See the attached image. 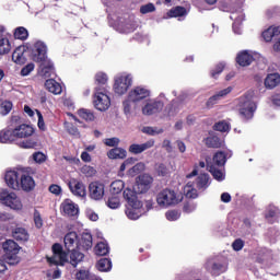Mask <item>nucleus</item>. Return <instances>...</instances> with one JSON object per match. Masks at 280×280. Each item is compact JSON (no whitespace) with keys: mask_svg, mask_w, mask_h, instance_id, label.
I'll use <instances>...</instances> for the list:
<instances>
[{"mask_svg":"<svg viewBox=\"0 0 280 280\" xmlns=\"http://www.w3.org/2000/svg\"><path fill=\"white\" fill-rule=\"evenodd\" d=\"M122 196L129 205L126 210L127 218H129V220H139V218H141V209L143 208V202L139 201L137 194L130 188H126L122 192Z\"/></svg>","mask_w":280,"mask_h":280,"instance_id":"1","label":"nucleus"},{"mask_svg":"<svg viewBox=\"0 0 280 280\" xmlns=\"http://www.w3.org/2000/svg\"><path fill=\"white\" fill-rule=\"evenodd\" d=\"M255 110H257V104L253 101V95L245 94L240 97L238 113L244 121L253 119L255 117Z\"/></svg>","mask_w":280,"mask_h":280,"instance_id":"2","label":"nucleus"},{"mask_svg":"<svg viewBox=\"0 0 280 280\" xmlns=\"http://www.w3.org/2000/svg\"><path fill=\"white\" fill-rule=\"evenodd\" d=\"M2 248L4 252V259L10 266H15V264L21 261V258L19 257L21 246H19V243L14 242V240H7L2 244Z\"/></svg>","mask_w":280,"mask_h":280,"instance_id":"3","label":"nucleus"},{"mask_svg":"<svg viewBox=\"0 0 280 280\" xmlns=\"http://www.w3.org/2000/svg\"><path fill=\"white\" fill-rule=\"evenodd\" d=\"M156 202L160 207H174L180 202V199H178L176 191L165 188L158 194Z\"/></svg>","mask_w":280,"mask_h":280,"instance_id":"4","label":"nucleus"},{"mask_svg":"<svg viewBox=\"0 0 280 280\" xmlns=\"http://www.w3.org/2000/svg\"><path fill=\"white\" fill-rule=\"evenodd\" d=\"M0 201L14 211H21L23 209L21 199L14 192H9L8 189L0 188Z\"/></svg>","mask_w":280,"mask_h":280,"instance_id":"5","label":"nucleus"},{"mask_svg":"<svg viewBox=\"0 0 280 280\" xmlns=\"http://www.w3.org/2000/svg\"><path fill=\"white\" fill-rule=\"evenodd\" d=\"M94 106L101 112L108 110V108H110V96L106 93V89H95Z\"/></svg>","mask_w":280,"mask_h":280,"instance_id":"6","label":"nucleus"},{"mask_svg":"<svg viewBox=\"0 0 280 280\" xmlns=\"http://www.w3.org/2000/svg\"><path fill=\"white\" fill-rule=\"evenodd\" d=\"M51 249L52 256L47 258L48 264H51L52 266H62L63 264H67L68 254L62 249V245L60 243H55Z\"/></svg>","mask_w":280,"mask_h":280,"instance_id":"7","label":"nucleus"},{"mask_svg":"<svg viewBox=\"0 0 280 280\" xmlns=\"http://www.w3.org/2000/svg\"><path fill=\"white\" fill-rule=\"evenodd\" d=\"M152 183H154V177L150 174H142L139 175L136 179L135 190L136 194H147V191H150V188L152 187Z\"/></svg>","mask_w":280,"mask_h":280,"instance_id":"8","label":"nucleus"},{"mask_svg":"<svg viewBox=\"0 0 280 280\" xmlns=\"http://www.w3.org/2000/svg\"><path fill=\"white\" fill-rule=\"evenodd\" d=\"M132 86V75L126 74L116 78L114 83V93L117 95H126L128 89Z\"/></svg>","mask_w":280,"mask_h":280,"instance_id":"9","label":"nucleus"},{"mask_svg":"<svg viewBox=\"0 0 280 280\" xmlns=\"http://www.w3.org/2000/svg\"><path fill=\"white\" fill-rule=\"evenodd\" d=\"M68 187L77 198H86V185L82 180L72 178L68 182Z\"/></svg>","mask_w":280,"mask_h":280,"instance_id":"10","label":"nucleus"},{"mask_svg":"<svg viewBox=\"0 0 280 280\" xmlns=\"http://www.w3.org/2000/svg\"><path fill=\"white\" fill-rule=\"evenodd\" d=\"M60 210L65 215H68V218H75V215L80 213V207L71 199H65L60 205Z\"/></svg>","mask_w":280,"mask_h":280,"instance_id":"11","label":"nucleus"},{"mask_svg":"<svg viewBox=\"0 0 280 280\" xmlns=\"http://www.w3.org/2000/svg\"><path fill=\"white\" fill-rule=\"evenodd\" d=\"M33 60L35 62H45L47 58V45L43 42H36L33 50Z\"/></svg>","mask_w":280,"mask_h":280,"instance_id":"12","label":"nucleus"},{"mask_svg":"<svg viewBox=\"0 0 280 280\" xmlns=\"http://www.w3.org/2000/svg\"><path fill=\"white\" fill-rule=\"evenodd\" d=\"M105 186L100 182H91L89 185V194L92 200H102L104 198Z\"/></svg>","mask_w":280,"mask_h":280,"instance_id":"13","label":"nucleus"},{"mask_svg":"<svg viewBox=\"0 0 280 280\" xmlns=\"http://www.w3.org/2000/svg\"><path fill=\"white\" fill-rule=\"evenodd\" d=\"M39 75H42V78H51V75H56V67L51 59H46L45 61L39 62Z\"/></svg>","mask_w":280,"mask_h":280,"instance_id":"14","label":"nucleus"},{"mask_svg":"<svg viewBox=\"0 0 280 280\" xmlns=\"http://www.w3.org/2000/svg\"><path fill=\"white\" fill-rule=\"evenodd\" d=\"M128 96L130 102H141V100L150 97V91L145 88L137 86L129 92Z\"/></svg>","mask_w":280,"mask_h":280,"instance_id":"15","label":"nucleus"},{"mask_svg":"<svg viewBox=\"0 0 280 280\" xmlns=\"http://www.w3.org/2000/svg\"><path fill=\"white\" fill-rule=\"evenodd\" d=\"M211 177L207 173H201L198 175V177L195 179L194 186L198 191H206V189H209V185H211Z\"/></svg>","mask_w":280,"mask_h":280,"instance_id":"16","label":"nucleus"},{"mask_svg":"<svg viewBox=\"0 0 280 280\" xmlns=\"http://www.w3.org/2000/svg\"><path fill=\"white\" fill-rule=\"evenodd\" d=\"M150 148H154V139H150L142 144L133 143L129 145L128 152H130V154H141L145 152V150H150Z\"/></svg>","mask_w":280,"mask_h":280,"instance_id":"17","label":"nucleus"},{"mask_svg":"<svg viewBox=\"0 0 280 280\" xmlns=\"http://www.w3.org/2000/svg\"><path fill=\"white\" fill-rule=\"evenodd\" d=\"M63 244H65L66 250H73L74 248H79L78 233L77 232H68L65 235Z\"/></svg>","mask_w":280,"mask_h":280,"instance_id":"18","label":"nucleus"},{"mask_svg":"<svg viewBox=\"0 0 280 280\" xmlns=\"http://www.w3.org/2000/svg\"><path fill=\"white\" fill-rule=\"evenodd\" d=\"M4 180L10 187V189H20V184H19V172L16 171H8L4 175Z\"/></svg>","mask_w":280,"mask_h":280,"instance_id":"19","label":"nucleus"},{"mask_svg":"<svg viewBox=\"0 0 280 280\" xmlns=\"http://www.w3.org/2000/svg\"><path fill=\"white\" fill-rule=\"evenodd\" d=\"M255 61V57L248 52V50H242L236 56V62L240 67H250Z\"/></svg>","mask_w":280,"mask_h":280,"instance_id":"20","label":"nucleus"},{"mask_svg":"<svg viewBox=\"0 0 280 280\" xmlns=\"http://www.w3.org/2000/svg\"><path fill=\"white\" fill-rule=\"evenodd\" d=\"M231 91H233V88L229 86L224 90H221L218 94L212 95L206 103L207 108H213V106H215V104H218L222 97H226Z\"/></svg>","mask_w":280,"mask_h":280,"instance_id":"21","label":"nucleus"},{"mask_svg":"<svg viewBox=\"0 0 280 280\" xmlns=\"http://www.w3.org/2000/svg\"><path fill=\"white\" fill-rule=\"evenodd\" d=\"M161 110H163V102L161 101L148 103L142 107V113L144 115H155V113H161Z\"/></svg>","mask_w":280,"mask_h":280,"instance_id":"22","label":"nucleus"},{"mask_svg":"<svg viewBox=\"0 0 280 280\" xmlns=\"http://www.w3.org/2000/svg\"><path fill=\"white\" fill-rule=\"evenodd\" d=\"M15 137L18 139H27V137H32L34 135V128L30 125H20L15 129Z\"/></svg>","mask_w":280,"mask_h":280,"instance_id":"23","label":"nucleus"},{"mask_svg":"<svg viewBox=\"0 0 280 280\" xmlns=\"http://www.w3.org/2000/svg\"><path fill=\"white\" fill-rule=\"evenodd\" d=\"M20 187L23 191H33L34 187H36V182H34V177L23 174L20 180Z\"/></svg>","mask_w":280,"mask_h":280,"instance_id":"24","label":"nucleus"},{"mask_svg":"<svg viewBox=\"0 0 280 280\" xmlns=\"http://www.w3.org/2000/svg\"><path fill=\"white\" fill-rule=\"evenodd\" d=\"M46 91L52 95H60L62 93V85L54 79H47L45 82Z\"/></svg>","mask_w":280,"mask_h":280,"instance_id":"25","label":"nucleus"},{"mask_svg":"<svg viewBox=\"0 0 280 280\" xmlns=\"http://www.w3.org/2000/svg\"><path fill=\"white\" fill-rule=\"evenodd\" d=\"M82 250H91L93 248V235L89 232H84L78 245Z\"/></svg>","mask_w":280,"mask_h":280,"instance_id":"26","label":"nucleus"},{"mask_svg":"<svg viewBox=\"0 0 280 280\" xmlns=\"http://www.w3.org/2000/svg\"><path fill=\"white\" fill-rule=\"evenodd\" d=\"M12 237L15 238L16 242H30V233L25 228H15L12 231Z\"/></svg>","mask_w":280,"mask_h":280,"instance_id":"27","label":"nucleus"},{"mask_svg":"<svg viewBox=\"0 0 280 280\" xmlns=\"http://www.w3.org/2000/svg\"><path fill=\"white\" fill-rule=\"evenodd\" d=\"M16 139V132L13 129H4L0 131V143H12Z\"/></svg>","mask_w":280,"mask_h":280,"instance_id":"28","label":"nucleus"},{"mask_svg":"<svg viewBox=\"0 0 280 280\" xmlns=\"http://www.w3.org/2000/svg\"><path fill=\"white\" fill-rule=\"evenodd\" d=\"M280 84V75L279 73L268 74L265 79L266 89H277Z\"/></svg>","mask_w":280,"mask_h":280,"instance_id":"29","label":"nucleus"},{"mask_svg":"<svg viewBox=\"0 0 280 280\" xmlns=\"http://www.w3.org/2000/svg\"><path fill=\"white\" fill-rule=\"evenodd\" d=\"M68 253H70V264L73 268L84 260V254L75 248L68 250Z\"/></svg>","mask_w":280,"mask_h":280,"instance_id":"30","label":"nucleus"},{"mask_svg":"<svg viewBox=\"0 0 280 280\" xmlns=\"http://www.w3.org/2000/svg\"><path fill=\"white\" fill-rule=\"evenodd\" d=\"M194 182H188L184 187V195L186 198L196 200L198 198V189L195 188Z\"/></svg>","mask_w":280,"mask_h":280,"instance_id":"31","label":"nucleus"},{"mask_svg":"<svg viewBox=\"0 0 280 280\" xmlns=\"http://www.w3.org/2000/svg\"><path fill=\"white\" fill-rule=\"evenodd\" d=\"M280 34V27L279 26H275V27H269L266 31L262 32V38L266 43H270L272 42V38H275V36H279Z\"/></svg>","mask_w":280,"mask_h":280,"instance_id":"32","label":"nucleus"},{"mask_svg":"<svg viewBox=\"0 0 280 280\" xmlns=\"http://www.w3.org/2000/svg\"><path fill=\"white\" fill-rule=\"evenodd\" d=\"M206 167H207L208 172H210V174H212V176L215 180H219V182L224 180V173H222L219 168H217L215 164H213L211 162H207Z\"/></svg>","mask_w":280,"mask_h":280,"instance_id":"33","label":"nucleus"},{"mask_svg":"<svg viewBox=\"0 0 280 280\" xmlns=\"http://www.w3.org/2000/svg\"><path fill=\"white\" fill-rule=\"evenodd\" d=\"M127 154L128 153L126 152V149L117 148V147H115L114 149L107 152L108 159H112V160L126 159Z\"/></svg>","mask_w":280,"mask_h":280,"instance_id":"34","label":"nucleus"},{"mask_svg":"<svg viewBox=\"0 0 280 280\" xmlns=\"http://www.w3.org/2000/svg\"><path fill=\"white\" fill-rule=\"evenodd\" d=\"M226 164V153L223 151L217 152L212 158V165L223 167Z\"/></svg>","mask_w":280,"mask_h":280,"instance_id":"35","label":"nucleus"},{"mask_svg":"<svg viewBox=\"0 0 280 280\" xmlns=\"http://www.w3.org/2000/svg\"><path fill=\"white\" fill-rule=\"evenodd\" d=\"M207 148L218 149L222 145V140L218 136H210L203 140Z\"/></svg>","mask_w":280,"mask_h":280,"instance_id":"36","label":"nucleus"},{"mask_svg":"<svg viewBox=\"0 0 280 280\" xmlns=\"http://www.w3.org/2000/svg\"><path fill=\"white\" fill-rule=\"evenodd\" d=\"M96 268L101 272H108L113 268V261L109 258H101L96 264Z\"/></svg>","mask_w":280,"mask_h":280,"instance_id":"37","label":"nucleus"},{"mask_svg":"<svg viewBox=\"0 0 280 280\" xmlns=\"http://www.w3.org/2000/svg\"><path fill=\"white\" fill-rule=\"evenodd\" d=\"M13 36L16 40H27L30 32L24 26H20L14 30Z\"/></svg>","mask_w":280,"mask_h":280,"instance_id":"38","label":"nucleus"},{"mask_svg":"<svg viewBox=\"0 0 280 280\" xmlns=\"http://www.w3.org/2000/svg\"><path fill=\"white\" fill-rule=\"evenodd\" d=\"M95 255H98V257H104L106 255H108V253H110V248L108 247V244L104 243V242H100L95 248Z\"/></svg>","mask_w":280,"mask_h":280,"instance_id":"39","label":"nucleus"},{"mask_svg":"<svg viewBox=\"0 0 280 280\" xmlns=\"http://www.w3.org/2000/svg\"><path fill=\"white\" fill-rule=\"evenodd\" d=\"M75 278L78 280H102V278L92 275L91 272L86 271V270H79L75 275Z\"/></svg>","mask_w":280,"mask_h":280,"instance_id":"40","label":"nucleus"},{"mask_svg":"<svg viewBox=\"0 0 280 280\" xmlns=\"http://www.w3.org/2000/svg\"><path fill=\"white\" fill-rule=\"evenodd\" d=\"M12 107V102L0 98V115H2V117L10 115Z\"/></svg>","mask_w":280,"mask_h":280,"instance_id":"41","label":"nucleus"},{"mask_svg":"<svg viewBox=\"0 0 280 280\" xmlns=\"http://www.w3.org/2000/svg\"><path fill=\"white\" fill-rule=\"evenodd\" d=\"M12 49V45L10 44V39L1 38L0 39V58L1 56H5V54H10Z\"/></svg>","mask_w":280,"mask_h":280,"instance_id":"42","label":"nucleus"},{"mask_svg":"<svg viewBox=\"0 0 280 280\" xmlns=\"http://www.w3.org/2000/svg\"><path fill=\"white\" fill-rule=\"evenodd\" d=\"M124 180L117 179L110 184V191L114 196H117V194H121L124 191Z\"/></svg>","mask_w":280,"mask_h":280,"instance_id":"43","label":"nucleus"},{"mask_svg":"<svg viewBox=\"0 0 280 280\" xmlns=\"http://www.w3.org/2000/svg\"><path fill=\"white\" fill-rule=\"evenodd\" d=\"M213 130H217V132H229L231 124L226 122V120H220L213 125Z\"/></svg>","mask_w":280,"mask_h":280,"instance_id":"44","label":"nucleus"},{"mask_svg":"<svg viewBox=\"0 0 280 280\" xmlns=\"http://www.w3.org/2000/svg\"><path fill=\"white\" fill-rule=\"evenodd\" d=\"M187 14V9L185 7H175L170 10L168 16L171 18H178V16H185Z\"/></svg>","mask_w":280,"mask_h":280,"instance_id":"45","label":"nucleus"},{"mask_svg":"<svg viewBox=\"0 0 280 280\" xmlns=\"http://www.w3.org/2000/svg\"><path fill=\"white\" fill-rule=\"evenodd\" d=\"M78 115L81 119H84L85 121H94L95 120V115L93 112L89 109H79Z\"/></svg>","mask_w":280,"mask_h":280,"instance_id":"46","label":"nucleus"},{"mask_svg":"<svg viewBox=\"0 0 280 280\" xmlns=\"http://www.w3.org/2000/svg\"><path fill=\"white\" fill-rule=\"evenodd\" d=\"M81 174H83V176H85L86 178H93V176L97 174V170H95V167L91 165L85 164L81 167Z\"/></svg>","mask_w":280,"mask_h":280,"instance_id":"47","label":"nucleus"},{"mask_svg":"<svg viewBox=\"0 0 280 280\" xmlns=\"http://www.w3.org/2000/svg\"><path fill=\"white\" fill-rule=\"evenodd\" d=\"M155 174L161 177L170 176V167L163 163L156 164Z\"/></svg>","mask_w":280,"mask_h":280,"instance_id":"48","label":"nucleus"},{"mask_svg":"<svg viewBox=\"0 0 280 280\" xmlns=\"http://www.w3.org/2000/svg\"><path fill=\"white\" fill-rule=\"evenodd\" d=\"M225 67H226V65H224L223 62L217 63L214 66V68H212L210 70L211 78H213L214 80H218V75H220V73H222V71H224Z\"/></svg>","mask_w":280,"mask_h":280,"instance_id":"49","label":"nucleus"},{"mask_svg":"<svg viewBox=\"0 0 280 280\" xmlns=\"http://www.w3.org/2000/svg\"><path fill=\"white\" fill-rule=\"evenodd\" d=\"M120 205L121 202L119 201V197H117V195H113L107 200V207H109V209H119Z\"/></svg>","mask_w":280,"mask_h":280,"instance_id":"50","label":"nucleus"},{"mask_svg":"<svg viewBox=\"0 0 280 280\" xmlns=\"http://www.w3.org/2000/svg\"><path fill=\"white\" fill-rule=\"evenodd\" d=\"M12 60L15 62V65H25V56H23V52L21 50H15L12 54Z\"/></svg>","mask_w":280,"mask_h":280,"instance_id":"51","label":"nucleus"},{"mask_svg":"<svg viewBox=\"0 0 280 280\" xmlns=\"http://www.w3.org/2000/svg\"><path fill=\"white\" fill-rule=\"evenodd\" d=\"M152 12H156V7L152 2L140 7V14H150Z\"/></svg>","mask_w":280,"mask_h":280,"instance_id":"52","label":"nucleus"},{"mask_svg":"<svg viewBox=\"0 0 280 280\" xmlns=\"http://www.w3.org/2000/svg\"><path fill=\"white\" fill-rule=\"evenodd\" d=\"M222 272H224V265H222L220 262H214L211 268V275L213 277H220V275H222Z\"/></svg>","mask_w":280,"mask_h":280,"instance_id":"53","label":"nucleus"},{"mask_svg":"<svg viewBox=\"0 0 280 280\" xmlns=\"http://www.w3.org/2000/svg\"><path fill=\"white\" fill-rule=\"evenodd\" d=\"M20 148H23L24 150H32L36 148V141L33 139H26L19 142Z\"/></svg>","mask_w":280,"mask_h":280,"instance_id":"54","label":"nucleus"},{"mask_svg":"<svg viewBox=\"0 0 280 280\" xmlns=\"http://www.w3.org/2000/svg\"><path fill=\"white\" fill-rule=\"evenodd\" d=\"M142 132L144 135H149L150 137H154L156 135H163V129L156 130L154 127H143Z\"/></svg>","mask_w":280,"mask_h":280,"instance_id":"55","label":"nucleus"},{"mask_svg":"<svg viewBox=\"0 0 280 280\" xmlns=\"http://www.w3.org/2000/svg\"><path fill=\"white\" fill-rule=\"evenodd\" d=\"M165 218L170 222H176V220H178V218H180V212H178L177 210H168L165 213Z\"/></svg>","mask_w":280,"mask_h":280,"instance_id":"56","label":"nucleus"},{"mask_svg":"<svg viewBox=\"0 0 280 280\" xmlns=\"http://www.w3.org/2000/svg\"><path fill=\"white\" fill-rule=\"evenodd\" d=\"M95 82L96 84H101V85L106 84V82H108V74L104 72H97L95 74Z\"/></svg>","mask_w":280,"mask_h":280,"instance_id":"57","label":"nucleus"},{"mask_svg":"<svg viewBox=\"0 0 280 280\" xmlns=\"http://www.w3.org/2000/svg\"><path fill=\"white\" fill-rule=\"evenodd\" d=\"M33 218L36 229H43V217H40V212L38 210L34 211Z\"/></svg>","mask_w":280,"mask_h":280,"instance_id":"58","label":"nucleus"},{"mask_svg":"<svg viewBox=\"0 0 280 280\" xmlns=\"http://www.w3.org/2000/svg\"><path fill=\"white\" fill-rule=\"evenodd\" d=\"M119 138L114 137V138H106L103 143L107 145V148H117L119 145Z\"/></svg>","mask_w":280,"mask_h":280,"instance_id":"59","label":"nucleus"},{"mask_svg":"<svg viewBox=\"0 0 280 280\" xmlns=\"http://www.w3.org/2000/svg\"><path fill=\"white\" fill-rule=\"evenodd\" d=\"M196 203L191 202V201H186L184 203V207H183V211L184 213H194V211H196Z\"/></svg>","mask_w":280,"mask_h":280,"instance_id":"60","label":"nucleus"},{"mask_svg":"<svg viewBox=\"0 0 280 280\" xmlns=\"http://www.w3.org/2000/svg\"><path fill=\"white\" fill-rule=\"evenodd\" d=\"M33 161H35V163H45V161H47V155H45L43 152H35L33 154Z\"/></svg>","mask_w":280,"mask_h":280,"instance_id":"61","label":"nucleus"},{"mask_svg":"<svg viewBox=\"0 0 280 280\" xmlns=\"http://www.w3.org/2000/svg\"><path fill=\"white\" fill-rule=\"evenodd\" d=\"M67 131L69 132V135H72L73 137H78V135H80V131L78 130V127H75V125L68 122L66 125Z\"/></svg>","mask_w":280,"mask_h":280,"instance_id":"62","label":"nucleus"},{"mask_svg":"<svg viewBox=\"0 0 280 280\" xmlns=\"http://www.w3.org/2000/svg\"><path fill=\"white\" fill-rule=\"evenodd\" d=\"M34 68H35V66H34V63H27L26 66H24L23 68H22V70H21V75H23V77H26V75H30V73L32 72V71H34Z\"/></svg>","mask_w":280,"mask_h":280,"instance_id":"63","label":"nucleus"},{"mask_svg":"<svg viewBox=\"0 0 280 280\" xmlns=\"http://www.w3.org/2000/svg\"><path fill=\"white\" fill-rule=\"evenodd\" d=\"M232 248H233V250H235L236 253H238V250H242V248H244V242L242 241V238H236V240L232 243Z\"/></svg>","mask_w":280,"mask_h":280,"instance_id":"64","label":"nucleus"}]
</instances>
